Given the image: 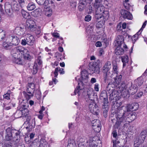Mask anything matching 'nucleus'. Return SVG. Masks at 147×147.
Here are the masks:
<instances>
[{
    "instance_id": "1",
    "label": "nucleus",
    "mask_w": 147,
    "mask_h": 147,
    "mask_svg": "<svg viewBox=\"0 0 147 147\" xmlns=\"http://www.w3.org/2000/svg\"><path fill=\"white\" fill-rule=\"evenodd\" d=\"M13 61L17 64H21L23 62V56L25 59L30 58V56L28 49L22 46L16 47L11 52Z\"/></svg>"
},
{
    "instance_id": "2",
    "label": "nucleus",
    "mask_w": 147,
    "mask_h": 147,
    "mask_svg": "<svg viewBox=\"0 0 147 147\" xmlns=\"http://www.w3.org/2000/svg\"><path fill=\"white\" fill-rule=\"evenodd\" d=\"M136 114L135 113H133L131 114H129L127 112L124 111L122 116L121 115H119L118 122H117L115 125V127L118 128L120 123L121 122H123L124 124L126 122L130 123L134 121L136 119Z\"/></svg>"
},
{
    "instance_id": "3",
    "label": "nucleus",
    "mask_w": 147,
    "mask_h": 147,
    "mask_svg": "<svg viewBox=\"0 0 147 147\" xmlns=\"http://www.w3.org/2000/svg\"><path fill=\"white\" fill-rule=\"evenodd\" d=\"M123 40L122 36H118L114 42V45L116 47L115 51V53L117 55L123 54L124 53V50L121 47Z\"/></svg>"
},
{
    "instance_id": "4",
    "label": "nucleus",
    "mask_w": 147,
    "mask_h": 147,
    "mask_svg": "<svg viewBox=\"0 0 147 147\" xmlns=\"http://www.w3.org/2000/svg\"><path fill=\"white\" fill-rule=\"evenodd\" d=\"M114 79V82H111L108 84L107 87V91L111 90L112 89H114L115 87L119 89L120 87H121L122 83L120 84V83L121 79V76L120 75L119 76H116V78L115 77Z\"/></svg>"
},
{
    "instance_id": "5",
    "label": "nucleus",
    "mask_w": 147,
    "mask_h": 147,
    "mask_svg": "<svg viewBox=\"0 0 147 147\" xmlns=\"http://www.w3.org/2000/svg\"><path fill=\"white\" fill-rule=\"evenodd\" d=\"M111 67V63L110 61H107L103 67L102 72L103 73L104 80L106 81L107 77H112V75L110 74L109 70Z\"/></svg>"
},
{
    "instance_id": "6",
    "label": "nucleus",
    "mask_w": 147,
    "mask_h": 147,
    "mask_svg": "<svg viewBox=\"0 0 147 147\" xmlns=\"http://www.w3.org/2000/svg\"><path fill=\"white\" fill-rule=\"evenodd\" d=\"M147 136V132L145 130L142 131L140 135V136L137 138L134 142V144H141L143 143Z\"/></svg>"
},
{
    "instance_id": "7",
    "label": "nucleus",
    "mask_w": 147,
    "mask_h": 147,
    "mask_svg": "<svg viewBox=\"0 0 147 147\" xmlns=\"http://www.w3.org/2000/svg\"><path fill=\"white\" fill-rule=\"evenodd\" d=\"M101 141L98 136L94 137L90 142V147H101Z\"/></svg>"
},
{
    "instance_id": "8",
    "label": "nucleus",
    "mask_w": 147,
    "mask_h": 147,
    "mask_svg": "<svg viewBox=\"0 0 147 147\" xmlns=\"http://www.w3.org/2000/svg\"><path fill=\"white\" fill-rule=\"evenodd\" d=\"M26 28L29 31H34L36 29V26L33 20L28 19L26 22Z\"/></svg>"
},
{
    "instance_id": "9",
    "label": "nucleus",
    "mask_w": 147,
    "mask_h": 147,
    "mask_svg": "<svg viewBox=\"0 0 147 147\" xmlns=\"http://www.w3.org/2000/svg\"><path fill=\"white\" fill-rule=\"evenodd\" d=\"M95 61L90 62L89 64L90 69L93 71V72L98 74L100 72V68L99 67L98 63Z\"/></svg>"
},
{
    "instance_id": "10",
    "label": "nucleus",
    "mask_w": 147,
    "mask_h": 147,
    "mask_svg": "<svg viewBox=\"0 0 147 147\" xmlns=\"http://www.w3.org/2000/svg\"><path fill=\"white\" fill-rule=\"evenodd\" d=\"M125 84L123 82L121 87H120L119 89H118V91L121 92L122 96L123 97L128 98L129 97V94L130 93L129 92V90L125 89Z\"/></svg>"
},
{
    "instance_id": "11",
    "label": "nucleus",
    "mask_w": 147,
    "mask_h": 147,
    "mask_svg": "<svg viewBox=\"0 0 147 147\" xmlns=\"http://www.w3.org/2000/svg\"><path fill=\"white\" fill-rule=\"evenodd\" d=\"M89 108L90 111L94 114L97 115L100 112L99 107L93 102L89 104Z\"/></svg>"
},
{
    "instance_id": "12",
    "label": "nucleus",
    "mask_w": 147,
    "mask_h": 147,
    "mask_svg": "<svg viewBox=\"0 0 147 147\" xmlns=\"http://www.w3.org/2000/svg\"><path fill=\"white\" fill-rule=\"evenodd\" d=\"M8 37L11 42V45L13 46L17 45L20 42L19 38L17 36L12 35H10Z\"/></svg>"
},
{
    "instance_id": "13",
    "label": "nucleus",
    "mask_w": 147,
    "mask_h": 147,
    "mask_svg": "<svg viewBox=\"0 0 147 147\" xmlns=\"http://www.w3.org/2000/svg\"><path fill=\"white\" fill-rule=\"evenodd\" d=\"M92 125L93 126L95 127H94V129L97 132H99L101 129V123L99 120L95 119L92 121Z\"/></svg>"
},
{
    "instance_id": "14",
    "label": "nucleus",
    "mask_w": 147,
    "mask_h": 147,
    "mask_svg": "<svg viewBox=\"0 0 147 147\" xmlns=\"http://www.w3.org/2000/svg\"><path fill=\"white\" fill-rule=\"evenodd\" d=\"M78 86L75 90L74 94H71V95H76L77 93L78 96L80 95L83 91V90L84 88V86L82 82L78 83Z\"/></svg>"
},
{
    "instance_id": "15",
    "label": "nucleus",
    "mask_w": 147,
    "mask_h": 147,
    "mask_svg": "<svg viewBox=\"0 0 147 147\" xmlns=\"http://www.w3.org/2000/svg\"><path fill=\"white\" fill-rule=\"evenodd\" d=\"M121 13L124 18L131 20L133 18L132 14L125 10L122 9L121 11Z\"/></svg>"
},
{
    "instance_id": "16",
    "label": "nucleus",
    "mask_w": 147,
    "mask_h": 147,
    "mask_svg": "<svg viewBox=\"0 0 147 147\" xmlns=\"http://www.w3.org/2000/svg\"><path fill=\"white\" fill-rule=\"evenodd\" d=\"M25 32V29L24 26L16 27L15 29V32L18 35L22 36L24 35Z\"/></svg>"
},
{
    "instance_id": "17",
    "label": "nucleus",
    "mask_w": 147,
    "mask_h": 147,
    "mask_svg": "<svg viewBox=\"0 0 147 147\" xmlns=\"http://www.w3.org/2000/svg\"><path fill=\"white\" fill-rule=\"evenodd\" d=\"M9 39L7 36L5 40V41L3 43L2 45L3 47L6 49H10L12 47Z\"/></svg>"
},
{
    "instance_id": "18",
    "label": "nucleus",
    "mask_w": 147,
    "mask_h": 147,
    "mask_svg": "<svg viewBox=\"0 0 147 147\" xmlns=\"http://www.w3.org/2000/svg\"><path fill=\"white\" fill-rule=\"evenodd\" d=\"M23 107L20 109V110L21 111L23 115L25 116L26 117H28V119H27L28 121H29L30 119V117L28 114L29 110L26 108H25V106L24 105H23Z\"/></svg>"
},
{
    "instance_id": "19",
    "label": "nucleus",
    "mask_w": 147,
    "mask_h": 147,
    "mask_svg": "<svg viewBox=\"0 0 147 147\" xmlns=\"http://www.w3.org/2000/svg\"><path fill=\"white\" fill-rule=\"evenodd\" d=\"M94 92L93 89L91 88H89L87 91V95L89 99L92 102H94V100L93 99Z\"/></svg>"
},
{
    "instance_id": "20",
    "label": "nucleus",
    "mask_w": 147,
    "mask_h": 147,
    "mask_svg": "<svg viewBox=\"0 0 147 147\" xmlns=\"http://www.w3.org/2000/svg\"><path fill=\"white\" fill-rule=\"evenodd\" d=\"M26 40L28 42V45H32L34 41L33 36L30 34H28L26 37Z\"/></svg>"
},
{
    "instance_id": "21",
    "label": "nucleus",
    "mask_w": 147,
    "mask_h": 147,
    "mask_svg": "<svg viewBox=\"0 0 147 147\" xmlns=\"http://www.w3.org/2000/svg\"><path fill=\"white\" fill-rule=\"evenodd\" d=\"M110 94V99L111 100L114 99V98L117 96V92L114 89H112L111 90L108 91Z\"/></svg>"
},
{
    "instance_id": "22",
    "label": "nucleus",
    "mask_w": 147,
    "mask_h": 147,
    "mask_svg": "<svg viewBox=\"0 0 147 147\" xmlns=\"http://www.w3.org/2000/svg\"><path fill=\"white\" fill-rule=\"evenodd\" d=\"M10 35L7 34L5 31L0 28V40H6L7 36Z\"/></svg>"
},
{
    "instance_id": "23",
    "label": "nucleus",
    "mask_w": 147,
    "mask_h": 147,
    "mask_svg": "<svg viewBox=\"0 0 147 147\" xmlns=\"http://www.w3.org/2000/svg\"><path fill=\"white\" fill-rule=\"evenodd\" d=\"M96 8H97L96 12L98 13H100L102 14L104 13V6L101 4H99L98 5H95Z\"/></svg>"
},
{
    "instance_id": "24",
    "label": "nucleus",
    "mask_w": 147,
    "mask_h": 147,
    "mask_svg": "<svg viewBox=\"0 0 147 147\" xmlns=\"http://www.w3.org/2000/svg\"><path fill=\"white\" fill-rule=\"evenodd\" d=\"M59 71V73L61 74H64V71L63 70V69L62 68L60 67H57L55 69V71L54 72V77H57L58 76V71Z\"/></svg>"
},
{
    "instance_id": "25",
    "label": "nucleus",
    "mask_w": 147,
    "mask_h": 147,
    "mask_svg": "<svg viewBox=\"0 0 147 147\" xmlns=\"http://www.w3.org/2000/svg\"><path fill=\"white\" fill-rule=\"evenodd\" d=\"M129 93L131 94H134L137 91V86L135 85H132L129 88Z\"/></svg>"
},
{
    "instance_id": "26",
    "label": "nucleus",
    "mask_w": 147,
    "mask_h": 147,
    "mask_svg": "<svg viewBox=\"0 0 147 147\" xmlns=\"http://www.w3.org/2000/svg\"><path fill=\"white\" fill-rule=\"evenodd\" d=\"M67 147H76V143L74 140L69 139L68 141Z\"/></svg>"
},
{
    "instance_id": "27",
    "label": "nucleus",
    "mask_w": 147,
    "mask_h": 147,
    "mask_svg": "<svg viewBox=\"0 0 147 147\" xmlns=\"http://www.w3.org/2000/svg\"><path fill=\"white\" fill-rule=\"evenodd\" d=\"M20 5L16 1H13L12 3V8L15 11H18L20 9Z\"/></svg>"
},
{
    "instance_id": "28",
    "label": "nucleus",
    "mask_w": 147,
    "mask_h": 147,
    "mask_svg": "<svg viewBox=\"0 0 147 147\" xmlns=\"http://www.w3.org/2000/svg\"><path fill=\"white\" fill-rule=\"evenodd\" d=\"M78 147H87L86 144L83 141V139L82 138H80L78 141Z\"/></svg>"
},
{
    "instance_id": "29",
    "label": "nucleus",
    "mask_w": 147,
    "mask_h": 147,
    "mask_svg": "<svg viewBox=\"0 0 147 147\" xmlns=\"http://www.w3.org/2000/svg\"><path fill=\"white\" fill-rule=\"evenodd\" d=\"M5 10L7 13H8L11 12L12 8L11 5L8 3H6L4 6Z\"/></svg>"
},
{
    "instance_id": "30",
    "label": "nucleus",
    "mask_w": 147,
    "mask_h": 147,
    "mask_svg": "<svg viewBox=\"0 0 147 147\" xmlns=\"http://www.w3.org/2000/svg\"><path fill=\"white\" fill-rule=\"evenodd\" d=\"M100 99L101 100L107 99L108 97L107 92L105 90H103L102 91L100 94Z\"/></svg>"
},
{
    "instance_id": "31",
    "label": "nucleus",
    "mask_w": 147,
    "mask_h": 147,
    "mask_svg": "<svg viewBox=\"0 0 147 147\" xmlns=\"http://www.w3.org/2000/svg\"><path fill=\"white\" fill-rule=\"evenodd\" d=\"M143 81L142 80V78H139L136 80H135L134 81V83L135 86H140L143 83Z\"/></svg>"
},
{
    "instance_id": "32",
    "label": "nucleus",
    "mask_w": 147,
    "mask_h": 147,
    "mask_svg": "<svg viewBox=\"0 0 147 147\" xmlns=\"http://www.w3.org/2000/svg\"><path fill=\"white\" fill-rule=\"evenodd\" d=\"M34 91L32 93L28 94L27 92V93L25 92H23V94L26 99L27 100H28L33 97L34 96Z\"/></svg>"
},
{
    "instance_id": "33",
    "label": "nucleus",
    "mask_w": 147,
    "mask_h": 147,
    "mask_svg": "<svg viewBox=\"0 0 147 147\" xmlns=\"http://www.w3.org/2000/svg\"><path fill=\"white\" fill-rule=\"evenodd\" d=\"M47 143L46 140L43 139H42L40 140L39 146L40 147H47Z\"/></svg>"
},
{
    "instance_id": "34",
    "label": "nucleus",
    "mask_w": 147,
    "mask_h": 147,
    "mask_svg": "<svg viewBox=\"0 0 147 147\" xmlns=\"http://www.w3.org/2000/svg\"><path fill=\"white\" fill-rule=\"evenodd\" d=\"M117 64L115 63L113 65V72L112 73V74H111L110 73V74L112 75V77H113V75H114V74H115L116 75V77H115L116 78V76L117 74L118 73V71H117Z\"/></svg>"
},
{
    "instance_id": "35",
    "label": "nucleus",
    "mask_w": 147,
    "mask_h": 147,
    "mask_svg": "<svg viewBox=\"0 0 147 147\" xmlns=\"http://www.w3.org/2000/svg\"><path fill=\"white\" fill-rule=\"evenodd\" d=\"M27 7L29 11H32L36 7L33 3H28Z\"/></svg>"
},
{
    "instance_id": "36",
    "label": "nucleus",
    "mask_w": 147,
    "mask_h": 147,
    "mask_svg": "<svg viewBox=\"0 0 147 147\" xmlns=\"http://www.w3.org/2000/svg\"><path fill=\"white\" fill-rule=\"evenodd\" d=\"M21 13L22 14L23 16L25 18L29 19L30 16L29 13L26 12L24 9H22L21 10Z\"/></svg>"
},
{
    "instance_id": "37",
    "label": "nucleus",
    "mask_w": 147,
    "mask_h": 147,
    "mask_svg": "<svg viewBox=\"0 0 147 147\" xmlns=\"http://www.w3.org/2000/svg\"><path fill=\"white\" fill-rule=\"evenodd\" d=\"M32 15L35 17L38 16L40 15L39 9H36L31 13Z\"/></svg>"
},
{
    "instance_id": "38",
    "label": "nucleus",
    "mask_w": 147,
    "mask_h": 147,
    "mask_svg": "<svg viewBox=\"0 0 147 147\" xmlns=\"http://www.w3.org/2000/svg\"><path fill=\"white\" fill-rule=\"evenodd\" d=\"M121 60L123 63V67L125 66L126 63L128 62V57L127 56H123L121 57Z\"/></svg>"
},
{
    "instance_id": "39",
    "label": "nucleus",
    "mask_w": 147,
    "mask_h": 147,
    "mask_svg": "<svg viewBox=\"0 0 147 147\" xmlns=\"http://www.w3.org/2000/svg\"><path fill=\"white\" fill-rule=\"evenodd\" d=\"M102 19L104 21L107 19L109 16L108 12L107 11H104V13H102Z\"/></svg>"
},
{
    "instance_id": "40",
    "label": "nucleus",
    "mask_w": 147,
    "mask_h": 147,
    "mask_svg": "<svg viewBox=\"0 0 147 147\" xmlns=\"http://www.w3.org/2000/svg\"><path fill=\"white\" fill-rule=\"evenodd\" d=\"M11 93L10 90H9L7 93L3 95V97L5 99L7 100L10 99V94Z\"/></svg>"
},
{
    "instance_id": "41",
    "label": "nucleus",
    "mask_w": 147,
    "mask_h": 147,
    "mask_svg": "<svg viewBox=\"0 0 147 147\" xmlns=\"http://www.w3.org/2000/svg\"><path fill=\"white\" fill-rule=\"evenodd\" d=\"M52 9L49 8L46 10L45 14L47 16L49 17L51 16L52 14Z\"/></svg>"
},
{
    "instance_id": "42",
    "label": "nucleus",
    "mask_w": 147,
    "mask_h": 147,
    "mask_svg": "<svg viewBox=\"0 0 147 147\" xmlns=\"http://www.w3.org/2000/svg\"><path fill=\"white\" fill-rule=\"evenodd\" d=\"M133 111L137 110L139 108L138 104L137 103H134L131 104Z\"/></svg>"
},
{
    "instance_id": "43",
    "label": "nucleus",
    "mask_w": 147,
    "mask_h": 147,
    "mask_svg": "<svg viewBox=\"0 0 147 147\" xmlns=\"http://www.w3.org/2000/svg\"><path fill=\"white\" fill-rule=\"evenodd\" d=\"M38 70V68L37 64L35 63L33 67L32 73L34 74H36L37 73Z\"/></svg>"
},
{
    "instance_id": "44",
    "label": "nucleus",
    "mask_w": 147,
    "mask_h": 147,
    "mask_svg": "<svg viewBox=\"0 0 147 147\" xmlns=\"http://www.w3.org/2000/svg\"><path fill=\"white\" fill-rule=\"evenodd\" d=\"M123 4L125 7L127 9H129L131 7V5L129 2H123Z\"/></svg>"
},
{
    "instance_id": "45",
    "label": "nucleus",
    "mask_w": 147,
    "mask_h": 147,
    "mask_svg": "<svg viewBox=\"0 0 147 147\" xmlns=\"http://www.w3.org/2000/svg\"><path fill=\"white\" fill-rule=\"evenodd\" d=\"M81 77L83 78H85L87 77V73L86 71H83L81 73Z\"/></svg>"
},
{
    "instance_id": "46",
    "label": "nucleus",
    "mask_w": 147,
    "mask_h": 147,
    "mask_svg": "<svg viewBox=\"0 0 147 147\" xmlns=\"http://www.w3.org/2000/svg\"><path fill=\"white\" fill-rule=\"evenodd\" d=\"M79 4L83 7H86V0H80Z\"/></svg>"
},
{
    "instance_id": "47",
    "label": "nucleus",
    "mask_w": 147,
    "mask_h": 147,
    "mask_svg": "<svg viewBox=\"0 0 147 147\" xmlns=\"http://www.w3.org/2000/svg\"><path fill=\"white\" fill-rule=\"evenodd\" d=\"M37 3L40 5H43L45 3L46 0H36Z\"/></svg>"
},
{
    "instance_id": "48",
    "label": "nucleus",
    "mask_w": 147,
    "mask_h": 147,
    "mask_svg": "<svg viewBox=\"0 0 147 147\" xmlns=\"http://www.w3.org/2000/svg\"><path fill=\"white\" fill-rule=\"evenodd\" d=\"M132 107L131 105H127L126 107L127 112L128 111H133V108Z\"/></svg>"
},
{
    "instance_id": "49",
    "label": "nucleus",
    "mask_w": 147,
    "mask_h": 147,
    "mask_svg": "<svg viewBox=\"0 0 147 147\" xmlns=\"http://www.w3.org/2000/svg\"><path fill=\"white\" fill-rule=\"evenodd\" d=\"M99 84L97 83H96L94 85V90L97 92H98L99 91Z\"/></svg>"
},
{
    "instance_id": "50",
    "label": "nucleus",
    "mask_w": 147,
    "mask_h": 147,
    "mask_svg": "<svg viewBox=\"0 0 147 147\" xmlns=\"http://www.w3.org/2000/svg\"><path fill=\"white\" fill-rule=\"evenodd\" d=\"M95 17L97 19L102 18V14H100V13H98L96 12V14L95 15Z\"/></svg>"
},
{
    "instance_id": "51",
    "label": "nucleus",
    "mask_w": 147,
    "mask_h": 147,
    "mask_svg": "<svg viewBox=\"0 0 147 147\" xmlns=\"http://www.w3.org/2000/svg\"><path fill=\"white\" fill-rule=\"evenodd\" d=\"M103 107L106 108L107 107V105L108 103V99L105 100H103Z\"/></svg>"
},
{
    "instance_id": "52",
    "label": "nucleus",
    "mask_w": 147,
    "mask_h": 147,
    "mask_svg": "<svg viewBox=\"0 0 147 147\" xmlns=\"http://www.w3.org/2000/svg\"><path fill=\"white\" fill-rule=\"evenodd\" d=\"M91 19V16L90 15H86L85 18V20L86 22H89Z\"/></svg>"
},
{
    "instance_id": "53",
    "label": "nucleus",
    "mask_w": 147,
    "mask_h": 147,
    "mask_svg": "<svg viewBox=\"0 0 147 147\" xmlns=\"http://www.w3.org/2000/svg\"><path fill=\"white\" fill-rule=\"evenodd\" d=\"M33 90L34 91V89H31V88H30V87L27 86V93L28 94H31L32 93V90Z\"/></svg>"
},
{
    "instance_id": "54",
    "label": "nucleus",
    "mask_w": 147,
    "mask_h": 147,
    "mask_svg": "<svg viewBox=\"0 0 147 147\" xmlns=\"http://www.w3.org/2000/svg\"><path fill=\"white\" fill-rule=\"evenodd\" d=\"M36 62L38 63L39 65H41L42 63V61L41 60V57L39 56L36 60Z\"/></svg>"
},
{
    "instance_id": "55",
    "label": "nucleus",
    "mask_w": 147,
    "mask_h": 147,
    "mask_svg": "<svg viewBox=\"0 0 147 147\" xmlns=\"http://www.w3.org/2000/svg\"><path fill=\"white\" fill-rule=\"evenodd\" d=\"M37 93V94H36V96L37 97L38 99H39L40 98L41 96V93L39 90H36Z\"/></svg>"
},
{
    "instance_id": "56",
    "label": "nucleus",
    "mask_w": 147,
    "mask_h": 147,
    "mask_svg": "<svg viewBox=\"0 0 147 147\" xmlns=\"http://www.w3.org/2000/svg\"><path fill=\"white\" fill-rule=\"evenodd\" d=\"M27 86L31 88V89H34L35 88L34 84L32 83H28Z\"/></svg>"
},
{
    "instance_id": "57",
    "label": "nucleus",
    "mask_w": 147,
    "mask_h": 147,
    "mask_svg": "<svg viewBox=\"0 0 147 147\" xmlns=\"http://www.w3.org/2000/svg\"><path fill=\"white\" fill-rule=\"evenodd\" d=\"M27 40H26V38L22 39L21 42V44L23 45H25L26 44H28V42H27Z\"/></svg>"
},
{
    "instance_id": "58",
    "label": "nucleus",
    "mask_w": 147,
    "mask_h": 147,
    "mask_svg": "<svg viewBox=\"0 0 147 147\" xmlns=\"http://www.w3.org/2000/svg\"><path fill=\"white\" fill-rule=\"evenodd\" d=\"M143 93L142 92H139L136 95V98H138L141 97L143 95Z\"/></svg>"
},
{
    "instance_id": "59",
    "label": "nucleus",
    "mask_w": 147,
    "mask_h": 147,
    "mask_svg": "<svg viewBox=\"0 0 147 147\" xmlns=\"http://www.w3.org/2000/svg\"><path fill=\"white\" fill-rule=\"evenodd\" d=\"M85 7H83V6H82L79 4L78 6L79 10L80 11H82L85 8Z\"/></svg>"
},
{
    "instance_id": "60",
    "label": "nucleus",
    "mask_w": 147,
    "mask_h": 147,
    "mask_svg": "<svg viewBox=\"0 0 147 147\" xmlns=\"http://www.w3.org/2000/svg\"><path fill=\"white\" fill-rule=\"evenodd\" d=\"M41 32L40 29L39 28H38L37 30L35 31V33L37 35H40V34Z\"/></svg>"
},
{
    "instance_id": "61",
    "label": "nucleus",
    "mask_w": 147,
    "mask_h": 147,
    "mask_svg": "<svg viewBox=\"0 0 147 147\" xmlns=\"http://www.w3.org/2000/svg\"><path fill=\"white\" fill-rule=\"evenodd\" d=\"M52 35L53 36L56 38H58L59 37V34L57 33L54 32L52 33Z\"/></svg>"
},
{
    "instance_id": "62",
    "label": "nucleus",
    "mask_w": 147,
    "mask_h": 147,
    "mask_svg": "<svg viewBox=\"0 0 147 147\" xmlns=\"http://www.w3.org/2000/svg\"><path fill=\"white\" fill-rule=\"evenodd\" d=\"M102 0H96V3L95 5H98L99 4H101V3Z\"/></svg>"
},
{
    "instance_id": "63",
    "label": "nucleus",
    "mask_w": 147,
    "mask_h": 147,
    "mask_svg": "<svg viewBox=\"0 0 147 147\" xmlns=\"http://www.w3.org/2000/svg\"><path fill=\"white\" fill-rule=\"evenodd\" d=\"M90 82L92 84H94L96 82V80L95 78H92L91 79Z\"/></svg>"
},
{
    "instance_id": "64",
    "label": "nucleus",
    "mask_w": 147,
    "mask_h": 147,
    "mask_svg": "<svg viewBox=\"0 0 147 147\" xmlns=\"http://www.w3.org/2000/svg\"><path fill=\"white\" fill-rule=\"evenodd\" d=\"M96 46L98 47H100L101 46L102 44L101 42L100 41H97L96 43Z\"/></svg>"
}]
</instances>
